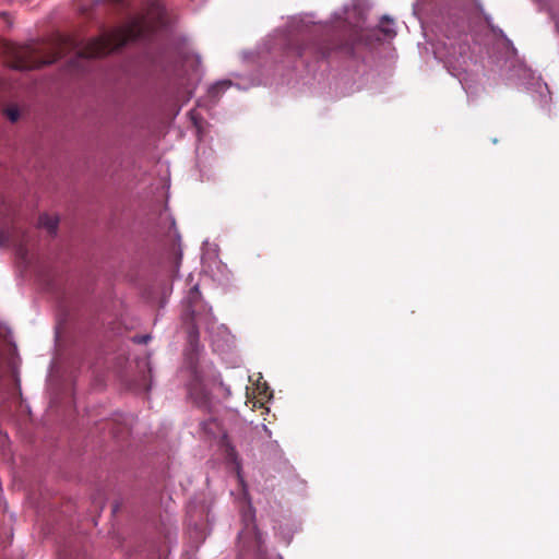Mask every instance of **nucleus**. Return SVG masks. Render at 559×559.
Returning <instances> with one entry per match:
<instances>
[{
    "instance_id": "nucleus-1",
    "label": "nucleus",
    "mask_w": 559,
    "mask_h": 559,
    "mask_svg": "<svg viewBox=\"0 0 559 559\" xmlns=\"http://www.w3.org/2000/svg\"><path fill=\"white\" fill-rule=\"evenodd\" d=\"M165 7L153 1L144 14L133 19L126 26L105 32L81 46L74 38L62 36L58 39L56 48L49 55L33 45L10 46L7 51V62L15 70H33L50 64L68 52L74 51L78 59L103 57L119 49L130 41L146 40L155 32L168 25Z\"/></svg>"
},
{
    "instance_id": "nucleus-2",
    "label": "nucleus",
    "mask_w": 559,
    "mask_h": 559,
    "mask_svg": "<svg viewBox=\"0 0 559 559\" xmlns=\"http://www.w3.org/2000/svg\"><path fill=\"white\" fill-rule=\"evenodd\" d=\"M365 14L360 7L346 9L344 16H335L325 25H313L307 41L298 44L294 50L299 57L329 59L334 53L347 57L355 55L359 45L371 44L373 31L365 28Z\"/></svg>"
},
{
    "instance_id": "nucleus-3",
    "label": "nucleus",
    "mask_w": 559,
    "mask_h": 559,
    "mask_svg": "<svg viewBox=\"0 0 559 559\" xmlns=\"http://www.w3.org/2000/svg\"><path fill=\"white\" fill-rule=\"evenodd\" d=\"M217 428V453L228 469L234 472L242 484V462L235 441L245 428L243 421L231 401L229 385L212 377V414Z\"/></svg>"
},
{
    "instance_id": "nucleus-4",
    "label": "nucleus",
    "mask_w": 559,
    "mask_h": 559,
    "mask_svg": "<svg viewBox=\"0 0 559 559\" xmlns=\"http://www.w3.org/2000/svg\"><path fill=\"white\" fill-rule=\"evenodd\" d=\"M239 499L243 503L241 508V522L243 528L239 533V538L246 542L254 543L257 546L261 544V534L255 525V512L251 506V499L248 491H239Z\"/></svg>"
},
{
    "instance_id": "nucleus-5",
    "label": "nucleus",
    "mask_w": 559,
    "mask_h": 559,
    "mask_svg": "<svg viewBox=\"0 0 559 559\" xmlns=\"http://www.w3.org/2000/svg\"><path fill=\"white\" fill-rule=\"evenodd\" d=\"M189 396L197 406L205 409L210 407V399L206 388L197 374L189 385Z\"/></svg>"
},
{
    "instance_id": "nucleus-6",
    "label": "nucleus",
    "mask_w": 559,
    "mask_h": 559,
    "mask_svg": "<svg viewBox=\"0 0 559 559\" xmlns=\"http://www.w3.org/2000/svg\"><path fill=\"white\" fill-rule=\"evenodd\" d=\"M378 29H379V32H381L383 34V36L385 38H389V39H392L396 35V31L394 28V22L388 15L382 16Z\"/></svg>"
},
{
    "instance_id": "nucleus-7",
    "label": "nucleus",
    "mask_w": 559,
    "mask_h": 559,
    "mask_svg": "<svg viewBox=\"0 0 559 559\" xmlns=\"http://www.w3.org/2000/svg\"><path fill=\"white\" fill-rule=\"evenodd\" d=\"M58 223V218L49 214H41L38 218L39 226L47 229L49 234L57 231Z\"/></svg>"
},
{
    "instance_id": "nucleus-8",
    "label": "nucleus",
    "mask_w": 559,
    "mask_h": 559,
    "mask_svg": "<svg viewBox=\"0 0 559 559\" xmlns=\"http://www.w3.org/2000/svg\"><path fill=\"white\" fill-rule=\"evenodd\" d=\"M4 115L12 122H16L20 118V110L16 106H9L4 109Z\"/></svg>"
},
{
    "instance_id": "nucleus-9",
    "label": "nucleus",
    "mask_w": 559,
    "mask_h": 559,
    "mask_svg": "<svg viewBox=\"0 0 559 559\" xmlns=\"http://www.w3.org/2000/svg\"><path fill=\"white\" fill-rule=\"evenodd\" d=\"M231 85L230 81H223L217 82L216 84H212L211 91H212V98L219 93L222 88L229 87Z\"/></svg>"
},
{
    "instance_id": "nucleus-10",
    "label": "nucleus",
    "mask_w": 559,
    "mask_h": 559,
    "mask_svg": "<svg viewBox=\"0 0 559 559\" xmlns=\"http://www.w3.org/2000/svg\"><path fill=\"white\" fill-rule=\"evenodd\" d=\"M150 340H151L150 334L136 335L133 337V342L138 343V344H147Z\"/></svg>"
},
{
    "instance_id": "nucleus-11",
    "label": "nucleus",
    "mask_w": 559,
    "mask_h": 559,
    "mask_svg": "<svg viewBox=\"0 0 559 559\" xmlns=\"http://www.w3.org/2000/svg\"><path fill=\"white\" fill-rule=\"evenodd\" d=\"M200 296V293H199V289L197 286H194L193 288L190 289V293H189V300L190 302H194Z\"/></svg>"
}]
</instances>
